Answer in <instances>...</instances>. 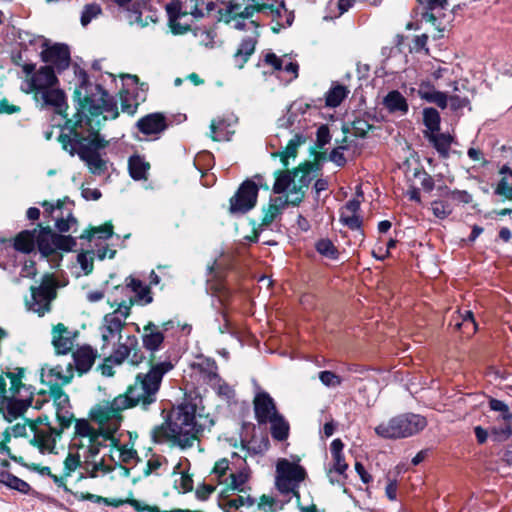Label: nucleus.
<instances>
[{
    "mask_svg": "<svg viewBox=\"0 0 512 512\" xmlns=\"http://www.w3.org/2000/svg\"><path fill=\"white\" fill-rule=\"evenodd\" d=\"M95 89L96 93L87 95V87L83 82L76 91L79 97L83 96V100L75 120L67 121V125L71 126L72 136L61 134L59 142L71 155L77 153L93 174L101 175L106 171L107 165L98 151L105 148L108 142L101 137L98 129L102 121L117 118L119 112L113 96L100 86Z\"/></svg>",
    "mask_w": 512,
    "mask_h": 512,
    "instance_id": "f257e3e1",
    "label": "nucleus"
},
{
    "mask_svg": "<svg viewBox=\"0 0 512 512\" xmlns=\"http://www.w3.org/2000/svg\"><path fill=\"white\" fill-rule=\"evenodd\" d=\"M213 425V419L197 414L196 404L185 400L171 409L165 423L151 430V438L154 443H170L186 450L193 447L200 433Z\"/></svg>",
    "mask_w": 512,
    "mask_h": 512,
    "instance_id": "f03ea898",
    "label": "nucleus"
},
{
    "mask_svg": "<svg viewBox=\"0 0 512 512\" xmlns=\"http://www.w3.org/2000/svg\"><path fill=\"white\" fill-rule=\"evenodd\" d=\"M128 409L126 400L120 395L111 401H103L92 408L91 418L99 424L98 429L87 420L80 419L75 423V434L79 445L87 446L91 455L95 456L102 447L115 443L114 433L120 428L122 412Z\"/></svg>",
    "mask_w": 512,
    "mask_h": 512,
    "instance_id": "7ed1b4c3",
    "label": "nucleus"
},
{
    "mask_svg": "<svg viewBox=\"0 0 512 512\" xmlns=\"http://www.w3.org/2000/svg\"><path fill=\"white\" fill-rule=\"evenodd\" d=\"M34 63H25L23 73L25 78L21 83L20 89L26 94L34 93L36 101H41L43 106H50L57 114H65L68 105L63 90L58 87V79L51 66H41L35 69Z\"/></svg>",
    "mask_w": 512,
    "mask_h": 512,
    "instance_id": "20e7f679",
    "label": "nucleus"
},
{
    "mask_svg": "<svg viewBox=\"0 0 512 512\" xmlns=\"http://www.w3.org/2000/svg\"><path fill=\"white\" fill-rule=\"evenodd\" d=\"M251 469L245 458L233 453L231 459L218 460L212 470V476L219 484L226 485L219 495V506L225 512L237 510L233 501L234 492L245 493L251 488L248 485L251 479Z\"/></svg>",
    "mask_w": 512,
    "mask_h": 512,
    "instance_id": "39448f33",
    "label": "nucleus"
},
{
    "mask_svg": "<svg viewBox=\"0 0 512 512\" xmlns=\"http://www.w3.org/2000/svg\"><path fill=\"white\" fill-rule=\"evenodd\" d=\"M173 368L174 363L169 357L158 361L152 357L149 371L139 373L134 384L129 386L124 394H120L122 399L126 400L128 409L139 406L147 410L151 404H154L164 375Z\"/></svg>",
    "mask_w": 512,
    "mask_h": 512,
    "instance_id": "423d86ee",
    "label": "nucleus"
},
{
    "mask_svg": "<svg viewBox=\"0 0 512 512\" xmlns=\"http://www.w3.org/2000/svg\"><path fill=\"white\" fill-rule=\"evenodd\" d=\"M24 374L25 369L17 367L0 375V413L9 422L24 415L32 405L33 392L22 383Z\"/></svg>",
    "mask_w": 512,
    "mask_h": 512,
    "instance_id": "0eeeda50",
    "label": "nucleus"
},
{
    "mask_svg": "<svg viewBox=\"0 0 512 512\" xmlns=\"http://www.w3.org/2000/svg\"><path fill=\"white\" fill-rule=\"evenodd\" d=\"M111 308L116 307L111 313H107L99 326L100 350L103 355L122 339V330L126 320L130 316L133 301L131 298L109 299Z\"/></svg>",
    "mask_w": 512,
    "mask_h": 512,
    "instance_id": "6e6552de",
    "label": "nucleus"
},
{
    "mask_svg": "<svg viewBox=\"0 0 512 512\" xmlns=\"http://www.w3.org/2000/svg\"><path fill=\"white\" fill-rule=\"evenodd\" d=\"M264 6L261 0H228L219 10L220 18L227 24H232L236 30L257 29L259 23L254 19Z\"/></svg>",
    "mask_w": 512,
    "mask_h": 512,
    "instance_id": "1a4fd4ad",
    "label": "nucleus"
},
{
    "mask_svg": "<svg viewBox=\"0 0 512 512\" xmlns=\"http://www.w3.org/2000/svg\"><path fill=\"white\" fill-rule=\"evenodd\" d=\"M307 478L306 469L300 465V458H279L275 469V487L282 495H292L297 503L300 502V485Z\"/></svg>",
    "mask_w": 512,
    "mask_h": 512,
    "instance_id": "9d476101",
    "label": "nucleus"
},
{
    "mask_svg": "<svg viewBox=\"0 0 512 512\" xmlns=\"http://www.w3.org/2000/svg\"><path fill=\"white\" fill-rule=\"evenodd\" d=\"M312 170L313 165L308 163L305 167H299L293 172L289 170L279 172L273 191L277 194L285 193L283 196L288 200V205H298L304 197V188L309 185L313 178Z\"/></svg>",
    "mask_w": 512,
    "mask_h": 512,
    "instance_id": "9b49d317",
    "label": "nucleus"
},
{
    "mask_svg": "<svg viewBox=\"0 0 512 512\" xmlns=\"http://www.w3.org/2000/svg\"><path fill=\"white\" fill-rule=\"evenodd\" d=\"M426 426L427 420L425 417L419 414L406 413L380 423L375 427V433L385 439H400L415 435Z\"/></svg>",
    "mask_w": 512,
    "mask_h": 512,
    "instance_id": "f8f14e48",
    "label": "nucleus"
},
{
    "mask_svg": "<svg viewBox=\"0 0 512 512\" xmlns=\"http://www.w3.org/2000/svg\"><path fill=\"white\" fill-rule=\"evenodd\" d=\"M56 297V281L52 275L46 274L38 287H31V296L26 299L29 311L43 316L51 310V302Z\"/></svg>",
    "mask_w": 512,
    "mask_h": 512,
    "instance_id": "ddd939ff",
    "label": "nucleus"
},
{
    "mask_svg": "<svg viewBox=\"0 0 512 512\" xmlns=\"http://www.w3.org/2000/svg\"><path fill=\"white\" fill-rule=\"evenodd\" d=\"M29 428L33 432L32 444L42 453H52L62 430L51 426L47 416H40L30 421Z\"/></svg>",
    "mask_w": 512,
    "mask_h": 512,
    "instance_id": "4468645a",
    "label": "nucleus"
},
{
    "mask_svg": "<svg viewBox=\"0 0 512 512\" xmlns=\"http://www.w3.org/2000/svg\"><path fill=\"white\" fill-rule=\"evenodd\" d=\"M35 244L42 255L48 256L56 250L70 251L76 245L71 236L58 235L50 228L36 229Z\"/></svg>",
    "mask_w": 512,
    "mask_h": 512,
    "instance_id": "2eb2a0df",
    "label": "nucleus"
},
{
    "mask_svg": "<svg viewBox=\"0 0 512 512\" xmlns=\"http://www.w3.org/2000/svg\"><path fill=\"white\" fill-rule=\"evenodd\" d=\"M258 186L251 180L244 181L230 199V212L244 214L254 208L258 197Z\"/></svg>",
    "mask_w": 512,
    "mask_h": 512,
    "instance_id": "dca6fc26",
    "label": "nucleus"
},
{
    "mask_svg": "<svg viewBox=\"0 0 512 512\" xmlns=\"http://www.w3.org/2000/svg\"><path fill=\"white\" fill-rule=\"evenodd\" d=\"M264 63L271 66L278 78L286 84L298 77L299 64L291 55L277 56L269 52L264 56Z\"/></svg>",
    "mask_w": 512,
    "mask_h": 512,
    "instance_id": "f3484780",
    "label": "nucleus"
},
{
    "mask_svg": "<svg viewBox=\"0 0 512 512\" xmlns=\"http://www.w3.org/2000/svg\"><path fill=\"white\" fill-rule=\"evenodd\" d=\"M127 359L132 365H138L143 360V354L138 348V339L134 335L127 336L123 342L119 341L118 346L106 358V362L120 365Z\"/></svg>",
    "mask_w": 512,
    "mask_h": 512,
    "instance_id": "a211bd4d",
    "label": "nucleus"
},
{
    "mask_svg": "<svg viewBox=\"0 0 512 512\" xmlns=\"http://www.w3.org/2000/svg\"><path fill=\"white\" fill-rule=\"evenodd\" d=\"M489 408L491 411L497 412L499 414L497 420L502 421L503 425L501 427H493L490 431L491 437L494 441H505L510 438L512 435V411L509 406L501 400L490 398L489 399Z\"/></svg>",
    "mask_w": 512,
    "mask_h": 512,
    "instance_id": "6ab92c4d",
    "label": "nucleus"
},
{
    "mask_svg": "<svg viewBox=\"0 0 512 512\" xmlns=\"http://www.w3.org/2000/svg\"><path fill=\"white\" fill-rule=\"evenodd\" d=\"M184 12L178 2H170L166 5L169 23L174 33L182 34L188 30L187 26H181L177 21L182 15L191 14L194 18L199 19L204 16L201 9L198 8L196 0H186L184 4Z\"/></svg>",
    "mask_w": 512,
    "mask_h": 512,
    "instance_id": "aec40b11",
    "label": "nucleus"
},
{
    "mask_svg": "<svg viewBox=\"0 0 512 512\" xmlns=\"http://www.w3.org/2000/svg\"><path fill=\"white\" fill-rule=\"evenodd\" d=\"M74 377V369L71 364L66 367L60 365L41 368V382L49 387V390H62V387L69 384Z\"/></svg>",
    "mask_w": 512,
    "mask_h": 512,
    "instance_id": "412c9836",
    "label": "nucleus"
},
{
    "mask_svg": "<svg viewBox=\"0 0 512 512\" xmlns=\"http://www.w3.org/2000/svg\"><path fill=\"white\" fill-rule=\"evenodd\" d=\"M125 286H116L115 292L124 295L120 299L128 300L132 299L133 304L139 303L146 305L152 302L153 298L151 295L150 287L143 284L140 280L129 276L125 280Z\"/></svg>",
    "mask_w": 512,
    "mask_h": 512,
    "instance_id": "4be33fe9",
    "label": "nucleus"
},
{
    "mask_svg": "<svg viewBox=\"0 0 512 512\" xmlns=\"http://www.w3.org/2000/svg\"><path fill=\"white\" fill-rule=\"evenodd\" d=\"M40 56L43 62L49 64L53 69L58 71L66 69L70 64V51L67 45L55 43L41 50Z\"/></svg>",
    "mask_w": 512,
    "mask_h": 512,
    "instance_id": "5701e85b",
    "label": "nucleus"
},
{
    "mask_svg": "<svg viewBox=\"0 0 512 512\" xmlns=\"http://www.w3.org/2000/svg\"><path fill=\"white\" fill-rule=\"evenodd\" d=\"M44 212L49 214L56 222V228L60 232H67L72 226L76 225V219L73 217L72 212L63 210L64 202L58 200L55 204L44 201L41 203Z\"/></svg>",
    "mask_w": 512,
    "mask_h": 512,
    "instance_id": "b1692460",
    "label": "nucleus"
},
{
    "mask_svg": "<svg viewBox=\"0 0 512 512\" xmlns=\"http://www.w3.org/2000/svg\"><path fill=\"white\" fill-rule=\"evenodd\" d=\"M344 444L341 439H334L330 445L332 455V466L328 469L327 475L332 484L339 483L340 480L334 477V474L344 476L348 469V464L345 462L343 455Z\"/></svg>",
    "mask_w": 512,
    "mask_h": 512,
    "instance_id": "393cba45",
    "label": "nucleus"
},
{
    "mask_svg": "<svg viewBox=\"0 0 512 512\" xmlns=\"http://www.w3.org/2000/svg\"><path fill=\"white\" fill-rule=\"evenodd\" d=\"M77 333L70 331L64 324L58 323L52 329V344L57 354L69 353L75 343Z\"/></svg>",
    "mask_w": 512,
    "mask_h": 512,
    "instance_id": "a878e982",
    "label": "nucleus"
},
{
    "mask_svg": "<svg viewBox=\"0 0 512 512\" xmlns=\"http://www.w3.org/2000/svg\"><path fill=\"white\" fill-rule=\"evenodd\" d=\"M73 445L83 450V457L85 459L84 470L89 477L95 478L111 471V467L104 463L103 458L97 459L99 452L95 456H92L87 446L82 447L79 445V439H77L76 434L73 438Z\"/></svg>",
    "mask_w": 512,
    "mask_h": 512,
    "instance_id": "bb28decb",
    "label": "nucleus"
},
{
    "mask_svg": "<svg viewBox=\"0 0 512 512\" xmlns=\"http://www.w3.org/2000/svg\"><path fill=\"white\" fill-rule=\"evenodd\" d=\"M157 20V12L139 0L132 4V10H128V21L131 25L135 24L143 28L148 26L149 23H156Z\"/></svg>",
    "mask_w": 512,
    "mask_h": 512,
    "instance_id": "cd10ccee",
    "label": "nucleus"
},
{
    "mask_svg": "<svg viewBox=\"0 0 512 512\" xmlns=\"http://www.w3.org/2000/svg\"><path fill=\"white\" fill-rule=\"evenodd\" d=\"M255 417L260 424H266L278 414L274 400L266 392L258 393L254 398Z\"/></svg>",
    "mask_w": 512,
    "mask_h": 512,
    "instance_id": "c85d7f7f",
    "label": "nucleus"
},
{
    "mask_svg": "<svg viewBox=\"0 0 512 512\" xmlns=\"http://www.w3.org/2000/svg\"><path fill=\"white\" fill-rule=\"evenodd\" d=\"M360 202L356 199L349 200L340 211V222L350 228L356 230L363 236L361 230L362 219L359 215Z\"/></svg>",
    "mask_w": 512,
    "mask_h": 512,
    "instance_id": "c756f323",
    "label": "nucleus"
},
{
    "mask_svg": "<svg viewBox=\"0 0 512 512\" xmlns=\"http://www.w3.org/2000/svg\"><path fill=\"white\" fill-rule=\"evenodd\" d=\"M168 325L169 322L164 323L162 325V329H160L159 326L155 325L152 322H149L147 325L144 326L142 342L146 350L155 352L160 349L164 341L163 331H166L168 329Z\"/></svg>",
    "mask_w": 512,
    "mask_h": 512,
    "instance_id": "7c9ffc66",
    "label": "nucleus"
},
{
    "mask_svg": "<svg viewBox=\"0 0 512 512\" xmlns=\"http://www.w3.org/2000/svg\"><path fill=\"white\" fill-rule=\"evenodd\" d=\"M136 126L145 135H158L167 128V123L163 114L152 113L139 119Z\"/></svg>",
    "mask_w": 512,
    "mask_h": 512,
    "instance_id": "2f4dec72",
    "label": "nucleus"
},
{
    "mask_svg": "<svg viewBox=\"0 0 512 512\" xmlns=\"http://www.w3.org/2000/svg\"><path fill=\"white\" fill-rule=\"evenodd\" d=\"M266 8H263L260 13L265 14L268 17H271L273 21H276L277 24L281 27L290 26L294 20L293 12L289 11L284 2L280 3L277 6L273 4L264 3Z\"/></svg>",
    "mask_w": 512,
    "mask_h": 512,
    "instance_id": "473e14b6",
    "label": "nucleus"
},
{
    "mask_svg": "<svg viewBox=\"0 0 512 512\" xmlns=\"http://www.w3.org/2000/svg\"><path fill=\"white\" fill-rule=\"evenodd\" d=\"M97 352L90 346H82L73 353L75 369L80 373L88 372L93 366Z\"/></svg>",
    "mask_w": 512,
    "mask_h": 512,
    "instance_id": "72a5a7b5",
    "label": "nucleus"
},
{
    "mask_svg": "<svg viewBox=\"0 0 512 512\" xmlns=\"http://www.w3.org/2000/svg\"><path fill=\"white\" fill-rule=\"evenodd\" d=\"M385 109L392 114L405 115L409 110V105L406 98L398 91H390L382 101Z\"/></svg>",
    "mask_w": 512,
    "mask_h": 512,
    "instance_id": "f704fd0d",
    "label": "nucleus"
},
{
    "mask_svg": "<svg viewBox=\"0 0 512 512\" xmlns=\"http://www.w3.org/2000/svg\"><path fill=\"white\" fill-rule=\"evenodd\" d=\"M288 200L284 196H277L270 198L267 206L263 208L262 225H270L279 215L282 214L283 210L287 207Z\"/></svg>",
    "mask_w": 512,
    "mask_h": 512,
    "instance_id": "c9c22d12",
    "label": "nucleus"
},
{
    "mask_svg": "<svg viewBox=\"0 0 512 512\" xmlns=\"http://www.w3.org/2000/svg\"><path fill=\"white\" fill-rule=\"evenodd\" d=\"M450 326H453L457 330H461L466 336H471L477 330V324L474 320L471 311L467 310L464 314L458 313L456 317H453L450 321Z\"/></svg>",
    "mask_w": 512,
    "mask_h": 512,
    "instance_id": "e433bc0d",
    "label": "nucleus"
},
{
    "mask_svg": "<svg viewBox=\"0 0 512 512\" xmlns=\"http://www.w3.org/2000/svg\"><path fill=\"white\" fill-rule=\"evenodd\" d=\"M230 128L231 124L226 119H214L210 125V136L215 141H228L233 133Z\"/></svg>",
    "mask_w": 512,
    "mask_h": 512,
    "instance_id": "4c0bfd02",
    "label": "nucleus"
},
{
    "mask_svg": "<svg viewBox=\"0 0 512 512\" xmlns=\"http://www.w3.org/2000/svg\"><path fill=\"white\" fill-rule=\"evenodd\" d=\"M426 138L433 144L437 152L444 158L449 156L452 137L449 134L433 132L425 133Z\"/></svg>",
    "mask_w": 512,
    "mask_h": 512,
    "instance_id": "58836bf2",
    "label": "nucleus"
},
{
    "mask_svg": "<svg viewBox=\"0 0 512 512\" xmlns=\"http://www.w3.org/2000/svg\"><path fill=\"white\" fill-rule=\"evenodd\" d=\"M256 46V39L253 37H247L242 40L239 48L237 49L234 60L235 65L238 68H242L248 61L249 57L254 53Z\"/></svg>",
    "mask_w": 512,
    "mask_h": 512,
    "instance_id": "ea45409f",
    "label": "nucleus"
},
{
    "mask_svg": "<svg viewBox=\"0 0 512 512\" xmlns=\"http://www.w3.org/2000/svg\"><path fill=\"white\" fill-rule=\"evenodd\" d=\"M268 423H270L271 435L275 440L284 441L289 436V423L281 414H274Z\"/></svg>",
    "mask_w": 512,
    "mask_h": 512,
    "instance_id": "a19ab883",
    "label": "nucleus"
},
{
    "mask_svg": "<svg viewBox=\"0 0 512 512\" xmlns=\"http://www.w3.org/2000/svg\"><path fill=\"white\" fill-rule=\"evenodd\" d=\"M500 174L502 178L497 184L494 193L505 199L512 200V170L504 165L500 169Z\"/></svg>",
    "mask_w": 512,
    "mask_h": 512,
    "instance_id": "79ce46f5",
    "label": "nucleus"
},
{
    "mask_svg": "<svg viewBox=\"0 0 512 512\" xmlns=\"http://www.w3.org/2000/svg\"><path fill=\"white\" fill-rule=\"evenodd\" d=\"M36 229L20 232L15 238L14 250L30 253L35 248Z\"/></svg>",
    "mask_w": 512,
    "mask_h": 512,
    "instance_id": "37998d69",
    "label": "nucleus"
},
{
    "mask_svg": "<svg viewBox=\"0 0 512 512\" xmlns=\"http://www.w3.org/2000/svg\"><path fill=\"white\" fill-rule=\"evenodd\" d=\"M349 90L340 84H334L325 94V104L327 107H338L347 97Z\"/></svg>",
    "mask_w": 512,
    "mask_h": 512,
    "instance_id": "c03bdc74",
    "label": "nucleus"
},
{
    "mask_svg": "<svg viewBox=\"0 0 512 512\" xmlns=\"http://www.w3.org/2000/svg\"><path fill=\"white\" fill-rule=\"evenodd\" d=\"M128 166L130 176L134 180L146 179L150 165L142 157L138 155L131 156L129 158Z\"/></svg>",
    "mask_w": 512,
    "mask_h": 512,
    "instance_id": "a18cd8bd",
    "label": "nucleus"
},
{
    "mask_svg": "<svg viewBox=\"0 0 512 512\" xmlns=\"http://www.w3.org/2000/svg\"><path fill=\"white\" fill-rule=\"evenodd\" d=\"M305 139L303 136L299 135V134H296L288 143V145L286 146L285 150L277 153L276 155H278L281 159V162L283 163L284 166H288L289 163H288V160L289 158H295L296 157V154H297V149L298 147L304 143Z\"/></svg>",
    "mask_w": 512,
    "mask_h": 512,
    "instance_id": "49530a36",
    "label": "nucleus"
},
{
    "mask_svg": "<svg viewBox=\"0 0 512 512\" xmlns=\"http://www.w3.org/2000/svg\"><path fill=\"white\" fill-rule=\"evenodd\" d=\"M0 483H3L6 486L22 493H27L30 489V486L27 482L10 474L7 471H0Z\"/></svg>",
    "mask_w": 512,
    "mask_h": 512,
    "instance_id": "de8ad7c7",
    "label": "nucleus"
},
{
    "mask_svg": "<svg viewBox=\"0 0 512 512\" xmlns=\"http://www.w3.org/2000/svg\"><path fill=\"white\" fill-rule=\"evenodd\" d=\"M423 122L427 128L425 133L438 132L440 129V114L435 108H425L423 110Z\"/></svg>",
    "mask_w": 512,
    "mask_h": 512,
    "instance_id": "09e8293b",
    "label": "nucleus"
},
{
    "mask_svg": "<svg viewBox=\"0 0 512 512\" xmlns=\"http://www.w3.org/2000/svg\"><path fill=\"white\" fill-rule=\"evenodd\" d=\"M168 466V460L166 457L158 454H152L147 460L146 469L144 473L149 474H160L162 470H166Z\"/></svg>",
    "mask_w": 512,
    "mask_h": 512,
    "instance_id": "8fccbe9b",
    "label": "nucleus"
},
{
    "mask_svg": "<svg viewBox=\"0 0 512 512\" xmlns=\"http://www.w3.org/2000/svg\"><path fill=\"white\" fill-rule=\"evenodd\" d=\"M102 14V8L98 3L86 4L80 16V22L83 27H86L92 20L98 18Z\"/></svg>",
    "mask_w": 512,
    "mask_h": 512,
    "instance_id": "3c124183",
    "label": "nucleus"
},
{
    "mask_svg": "<svg viewBox=\"0 0 512 512\" xmlns=\"http://www.w3.org/2000/svg\"><path fill=\"white\" fill-rule=\"evenodd\" d=\"M21 45L24 46V52L27 51L28 47L33 48L35 51L38 49L43 50L47 44L48 40L40 35H34L26 33L23 38H21Z\"/></svg>",
    "mask_w": 512,
    "mask_h": 512,
    "instance_id": "603ef678",
    "label": "nucleus"
},
{
    "mask_svg": "<svg viewBox=\"0 0 512 512\" xmlns=\"http://www.w3.org/2000/svg\"><path fill=\"white\" fill-rule=\"evenodd\" d=\"M113 234V226L110 223H106L102 226L92 228L86 233L81 235V238H86L88 240H92L97 237L98 239L106 240L110 238Z\"/></svg>",
    "mask_w": 512,
    "mask_h": 512,
    "instance_id": "864d4df0",
    "label": "nucleus"
},
{
    "mask_svg": "<svg viewBox=\"0 0 512 512\" xmlns=\"http://www.w3.org/2000/svg\"><path fill=\"white\" fill-rule=\"evenodd\" d=\"M281 508L279 501L270 495L263 494L259 497L257 502V509L260 512H276Z\"/></svg>",
    "mask_w": 512,
    "mask_h": 512,
    "instance_id": "5fc2aeb1",
    "label": "nucleus"
},
{
    "mask_svg": "<svg viewBox=\"0 0 512 512\" xmlns=\"http://www.w3.org/2000/svg\"><path fill=\"white\" fill-rule=\"evenodd\" d=\"M316 250L323 256L330 259H336L338 251L332 241L329 239H321L316 243Z\"/></svg>",
    "mask_w": 512,
    "mask_h": 512,
    "instance_id": "6e6d98bb",
    "label": "nucleus"
},
{
    "mask_svg": "<svg viewBox=\"0 0 512 512\" xmlns=\"http://www.w3.org/2000/svg\"><path fill=\"white\" fill-rule=\"evenodd\" d=\"M431 209L433 214L439 219L448 217L453 211L452 206L445 200L433 201L431 203Z\"/></svg>",
    "mask_w": 512,
    "mask_h": 512,
    "instance_id": "4d7b16f0",
    "label": "nucleus"
},
{
    "mask_svg": "<svg viewBox=\"0 0 512 512\" xmlns=\"http://www.w3.org/2000/svg\"><path fill=\"white\" fill-rule=\"evenodd\" d=\"M319 380L328 388H336L342 384V378L332 371H321L319 373Z\"/></svg>",
    "mask_w": 512,
    "mask_h": 512,
    "instance_id": "13d9d810",
    "label": "nucleus"
},
{
    "mask_svg": "<svg viewBox=\"0 0 512 512\" xmlns=\"http://www.w3.org/2000/svg\"><path fill=\"white\" fill-rule=\"evenodd\" d=\"M50 397L53 400V405L56 411L64 408H70L69 397L63 390L50 391Z\"/></svg>",
    "mask_w": 512,
    "mask_h": 512,
    "instance_id": "bf43d9fd",
    "label": "nucleus"
},
{
    "mask_svg": "<svg viewBox=\"0 0 512 512\" xmlns=\"http://www.w3.org/2000/svg\"><path fill=\"white\" fill-rule=\"evenodd\" d=\"M80 465V456L70 452L64 460V476H70Z\"/></svg>",
    "mask_w": 512,
    "mask_h": 512,
    "instance_id": "052dcab7",
    "label": "nucleus"
},
{
    "mask_svg": "<svg viewBox=\"0 0 512 512\" xmlns=\"http://www.w3.org/2000/svg\"><path fill=\"white\" fill-rule=\"evenodd\" d=\"M56 417L60 426V430L62 432L64 429L70 427L72 420H73V414L70 411V408H64L56 411Z\"/></svg>",
    "mask_w": 512,
    "mask_h": 512,
    "instance_id": "680f3d73",
    "label": "nucleus"
},
{
    "mask_svg": "<svg viewBox=\"0 0 512 512\" xmlns=\"http://www.w3.org/2000/svg\"><path fill=\"white\" fill-rule=\"evenodd\" d=\"M371 128L372 126L365 119L358 118L352 123L353 134L357 137H365Z\"/></svg>",
    "mask_w": 512,
    "mask_h": 512,
    "instance_id": "e2e57ef3",
    "label": "nucleus"
},
{
    "mask_svg": "<svg viewBox=\"0 0 512 512\" xmlns=\"http://www.w3.org/2000/svg\"><path fill=\"white\" fill-rule=\"evenodd\" d=\"M445 196L463 204L472 202V195L465 190H446Z\"/></svg>",
    "mask_w": 512,
    "mask_h": 512,
    "instance_id": "0e129e2a",
    "label": "nucleus"
},
{
    "mask_svg": "<svg viewBox=\"0 0 512 512\" xmlns=\"http://www.w3.org/2000/svg\"><path fill=\"white\" fill-rule=\"evenodd\" d=\"M419 2L430 12L442 11L448 4V0H419Z\"/></svg>",
    "mask_w": 512,
    "mask_h": 512,
    "instance_id": "69168bd1",
    "label": "nucleus"
},
{
    "mask_svg": "<svg viewBox=\"0 0 512 512\" xmlns=\"http://www.w3.org/2000/svg\"><path fill=\"white\" fill-rule=\"evenodd\" d=\"M176 488L180 492H189L193 489V480L189 475L181 473L179 480L175 482Z\"/></svg>",
    "mask_w": 512,
    "mask_h": 512,
    "instance_id": "338daca9",
    "label": "nucleus"
},
{
    "mask_svg": "<svg viewBox=\"0 0 512 512\" xmlns=\"http://www.w3.org/2000/svg\"><path fill=\"white\" fill-rule=\"evenodd\" d=\"M346 148V145L341 144L337 148L333 149L329 155V159L338 166H343L346 163V159L343 155V150H345Z\"/></svg>",
    "mask_w": 512,
    "mask_h": 512,
    "instance_id": "774afa93",
    "label": "nucleus"
}]
</instances>
